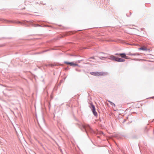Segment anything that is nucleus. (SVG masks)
<instances>
[{"label": "nucleus", "instance_id": "obj_1", "mask_svg": "<svg viewBox=\"0 0 154 154\" xmlns=\"http://www.w3.org/2000/svg\"><path fill=\"white\" fill-rule=\"evenodd\" d=\"M110 59L114 60L119 62H123L125 61V60L124 59L121 58L119 57H116L113 56H110Z\"/></svg>", "mask_w": 154, "mask_h": 154}, {"label": "nucleus", "instance_id": "obj_2", "mask_svg": "<svg viewBox=\"0 0 154 154\" xmlns=\"http://www.w3.org/2000/svg\"><path fill=\"white\" fill-rule=\"evenodd\" d=\"M91 74L94 75L99 76L103 75L105 73L103 72H91Z\"/></svg>", "mask_w": 154, "mask_h": 154}, {"label": "nucleus", "instance_id": "obj_3", "mask_svg": "<svg viewBox=\"0 0 154 154\" xmlns=\"http://www.w3.org/2000/svg\"><path fill=\"white\" fill-rule=\"evenodd\" d=\"M64 63L67 65H69L71 66H78V65L76 63H75L74 62H69L67 61H65L64 62Z\"/></svg>", "mask_w": 154, "mask_h": 154}, {"label": "nucleus", "instance_id": "obj_4", "mask_svg": "<svg viewBox=\"0 0 154 154\" xmlns=\"http://www.w3.org/2000/svg\"><path fill=\"white\" fill-rule=\"evenodd\" d=\"M91 107L92 108V111L93 112V114H94V115L95 116H97V113L95 111V109L94 106L92 104H91Z\"/></svg>", "mask_w": 154, "mask_h": 154}, {"label": "nucleus", "instance_id": "obj_5", "mask_svg": "<svg viewBox=\"0 0 154 154\" xmlns=\"http://www.w3.org/2000/svg\"><path fill=\"white\" fill-rule=\"evenodd\" d=\"M117 55H118L119 56H120L122 58H124L125 59H128V58L126 56V55L124 53H121V54H116Z\"/></svg>", "mask_w": 154, "mask_h": 154}, {"label": "nucleus", "instance_id": "obj_6", "mask_svg": "<svg viewBox=\"0 0 154 154\" xmlns=\"http://www.w3.org/2000/svg\"><path fill=\"white\" fill-rule=\"evenodd\" d=\"M138 49L139 50H142L143 51H147V48L144 46L139 48Z\"/></svg>", "mask_w": 154, "mask_h": 154}, {"label": "nucleus", "instance_id": "obj_7", "mask_svg": "<svg viewBox=\"0 0 154 154\" xmlns=\"http://www.w3.org/2000/svg\"><path fill=\"white\" fill-rule=\"evenodd\" d=\"M131 55H139L140 54H139V53H136V54H130Z\"/></svg>", "mask_w": 154, "mask_h": 154}, {"label": "nucleus", "instance_id": "obj_8", "mask_svg": "<svg viewBox=\"0 0 154 154\" xmlns=\"http://www.w3.org/2000/svg\"><path fill=\"white\" fill-rule=\"evenodd\" d=\"M54 65H52V64H49V65L48 66H51V67H53L54 66Z\"/></svg>", "mask_w": 154, "mask_h": 154}, {"label": "nucleus", "instance_id": "obj_9", "mask_svg": "<svg viewBox=\"0 0 154 154\" xmlns=\"http://www.w3.org/2000/svg\"><path fill=\"white\" fill-rule=\"evenodd\" d=\"M83 127L85 129V130H86V127L85 125H83Z\"/></svg>", "mask_w": 154, "mask_h": 154}, {"label": "nucleus", "instance_id": "obj_10", "mask_svg": "<svg viewBox=\"0 0 154 154\" xmlns=\"http://www.w3.org/2000/svg\"><path fill=\"white\" fill-rule=\"evenodd\" d=\"M94 59V57H91L90 58V59Z\"/></svg>", "mask_w": 154, "mask_h": 154}]
</instances>
